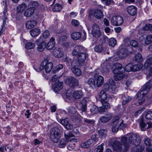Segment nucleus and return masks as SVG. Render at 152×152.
<instances>
[{
  "label": "nucleus",
  "instance_id": "obj_52",
  "mask_svg": "<svg viewBox=\"0 0 152 152\" xmlns=\"http://www.w3.org/2000/svg\"><path fill=\"white\" fill-rule=\"evenodd\" d=\"M144 149V147H140L138 148L136 147L135 148H134L132 149V152H142Z\"/></svg>",
  "mask_w": 152,
  "mask_h": 152
},
{
  "label": "nucleus",
  "instance_id": "obj_59",
  "mask_svg": "<svg viewBox=\"0 0 152 152\" xmlns=\"http://www.w3.org/2000/svg\"><path fill=\"white\" fill-rule=\"evenodd\" d=\"M104 144L102 143L101 145H99L97 148L96 152H103V145Z\"/></svg>",
  "mask_w": 152,
  "mask_h": 152
},
{
  "label": "nucleus",
  "instance_id": "obj_46",
  "mask_svg": "<svg viewBox=\"0 0 152 152\" xmlns=\"http://www.w3.org/2000/svg\"><path fill=\"white\" fill-rule=\"evenodd\" d=\"M83 121L86 124H92L95 122V121L92 119H89L87 118H83Z\"/></svg>",
  "mask_w": 152,
  "mask_h": 152
},
{
  "label": "nucleus",
  "instance_id": "obj_45",
  "mask_svg": "<svg viewBox=\"0 0 152 152\" xmlns=\"http://www.w3.org/2000/svg\"><path fill=\"white\" fill-rule=\"evenodd\" d=\"M88 83L92 87H94L95 86V82L94 79L92 78H89L88 81Z\"/></svg>",
  "mask_w": 152,
  "mask_h": 152
},
{
  "label": "nucleus",
  "instance_id": "obj_57",
  "mask_svg": "<svg viewBox=\"0 0 152 152\" xmlns=\"http://www.w3.org/2000/svg\"><path fill=\"white\" fill-rule=\"evenodd\" d=\"M63 68V66L62 64H59L57 66L53 69L54 72L56 73L59 70L62 69Z\"/></svg>",
  "mask_w": 152,
  "mask_h": 152
},
{
  "label": "nucleus",
  "instance_id": "obj_47",
  "mask_svg": "<svg viewBox=\"0 0 152 152\" xmlns=\"http://www.w3.org/2000/svg\"><path fill=\"white\" fill-rule=\"evenodd\" d=\"M116 43V40L114 38H111L109 40V45L112 47H114Z\"/></svg>",
  "mask_w": 152,
  "mask_h": 152
},
{
  "label": "nucleus",
  "instance_id": "obj_26",
  "mask_svg": "<svg viewBox=\"0 0 152 152\" xmlns=\"http://www.w3.org/2000/svg\"><path fill=\"white\" fill-rule=\"evenodd\" d=\"M99 97L101 99V103L107 102L105 101L107 99V94L104 90H102L101 91L99 94Z\"/></svg>",
  "mask_w": 152,
  "mask_h": 152
},
{
  "label": "nucleus",
  "instance_id": "obj_10",
  "mask_svg": "<svg viewBox=\"0 0 152 152\" xmlns=\"http://www.w3.org/2000/svg\"><path fill=\"white\" fill-rule=\"evenodd\" d=\"M44 39L41 37L36 40L37 44V50L39 52L43 50L45 47V43L44 42Z\"/></svg>",
  "mask_w": 152,
  "mask_h": 152
},
{
  "label": "nucleus",
  "instance_id": "obj_39",
  "mask_svg": "<svg viewBox=\"0 0 152 152\" xmlns=\"http://www.w3.org/2000/svg\"><path fill=\"white\" fill-rule=\"evenodd\" d=\"M71 70L74 74L76 76H79L81 75L82 73L81 71L78 68H71Z\"/></svg>",
  "mask_w": 152,
  "mask_h": 152
},
{
  "label": "nucleus",
  "instance_id": "obj_13",
  "mask_svg": "<svg viewBox=\"0 0 152 152\" xmlns=\"http://www.w3.org/2000/svg\"><path fill=\"white\" fill-rule=\"evenodd\" d=\"M102 106L99 107L97 109L100 113H104L107 112V109L110 108V104L107 102L101 103Z\"/></svg>",
  "mask_w": 152,
  "mask_h": 152
},
{
  "label": "nucleus",
  "instance_id": "obj_11",
  "mask_svg": "<svg viewBox=\"0 0 152 152\" xmlns=\"http://www.w3.org/2000/svg\"><path fill=\"white\" fill-rule=\"evenodd\" d=\"M119 118L118 116H115L114 117L112 123V131L113 132H117L118 130L119 126H118V121Z\"/></svg>",
  "mask_w": 152,
  "mask_h": 152
},
{
  "label": "nucleus",
  "instance_id": "obj_29",
  "mask_svg": "<svg viewBox=\"0 0 152 152\" xmlns=\"http://www.w3.org/2000/svg\"><path fill=\"white\" fill-rule=\"evenodd\" d=\"M71 36L73 39L77 40L81 38V34L79 32H75L72 33Z\"/></svg>",
  "mask_w": 152,
  "mask_h": 152
},
{
  "label": "nucleus",
  "instance_id": "obj_25",
  "mask_svg": "<svg viewBox=\"0 0 152 152\" xmlns=\"http://www.w3.org/2000/svg\"><path fill=\"white\" fill-rule=\"evenodd\" d=\"M113 81L112 80H110L109 81V83H106L104 86V89L106 91L112 90V87H113L114 84Z\"/></svg>",
  "mask_w": 152,
  "mask_h": 152
},
{
  "label": "nucleus",
  "instance_id": "obj_12",
  "mask_svg": "<svg viewBox=\"0 0 152 152\" xmlns=\"http://www.w3.org/2000/svg\"><path fill=\"white\" fill-rule=\"evenodd\" d=\"M67 110L69 115L73 119H77L80 117V115L74 107H70L67 109Z\"/></svg>",
  "mask_w": 152,
  "mask_h": 152
},
{
  "label": "nucleus",
  "instance_id": "obj_55",
  "mask_svg": "<svg viewBox=\"0 0 152 152\" xmlns=\"http://www.w3.org/2000/svg\"><path fill=\"white\" fill-rule=\"evenodd\" d=\"M130 43L132 47V46L134 48L137 47L138 46V43L137 42L134 40H132L130 42Z\"/></svg>",
  "mask_w": 152,
  "mask_h": 152
},
{
  "label": "nucleus",
  "instance_id": "obj_22",
  "mask_svg": "<svg viewBox=\"0 0 152 152\" xmlns=\"http://www.w3.org/2000/svg\"><path fill=\"white\" fill-rule=\"evenodd\" d=\"M124 71H126L127 72H130L132 71H137L138 69H137V66L135 65L133 66L132 63H129L126 65L124 68Z\"/></svg>",
  "mask_w": 152,
  "mask_h": 152
},
{
  "label": "nucleus",
  "instance_id": "obj_64",
  "mask_svg": "<svg viewBox=\"0 0 152 152\" xmlns=\"http://www.w3.org/2000/svg\"><path fill=\"white\" fill-rule=\"evenodd\" d=\"M63 61L65 62L66 64H67L71 62V58L69 57H66L63 58Z\"/></svg>",
  "mask_w": 152,
  "mask_h": 152
},
{
  "label": "nucleus",
  "instance_id": "obj_9",
  "mask_svg": "<svg viewBox=\"0 0 152 152\" xmlns=\"http://www.w3.org/2000/svg\"><path fill=\"white\" fill-rule=\"evenodd\" d=\"M124 22L123 18L120 16H115L112 17L111 22L113 26H120Z\"/></svg>",
  "mask_w": 152,
  "mask_h": 152
},
{
  "label": "nucleus",
  "instance_id": "obj_24",
  "mask_svg": "<svg viewBox=\"0 0 152 152\" xmlns=\"http://www.w3.org/2000/svg\"><path fill=\"white\" fill-rule=\"evenodd\" d=\"M94 16L97 19H100L104 17L103 12L101 10H97L94 12Z\"/></svg>",
  "mask_w": 152,
  "mask_h": 152
},
{
  "label": "nucleus",
  "instance_id": "obj_42",
  "mask_svg": "<svg viewBox=\"0 0 152 152\" xmlns=\"http://www.w3.org/2000/svg\"><path fill=\"white\" fill-rule=\"evenodd\" d=\"M139 125L141 127V129L142 131H144L146 129V124L144 122L143 119L142 118H140L139 120Z\"/></svg>",
  "mask_w": 152,
  "mask_h": 152
},
{
  "label": "nucleus",
  "instance_id": "obj_6",
  "mask_svg": "<svg viewBox=\"0 0 152 152\" xmlns=\"http://www.w3.org/2000/svg\"><path fill=\"white\" fill-rule=\"evenodd\" d=\"M66 96L69 98L72 96L75 99H78L83 98L84 94L83 91L81 89L74 91L72 93L70 90H68L66 92Z\"/></svg>",
  "mask_w": 152,
  "mask_h": 152
},
{
  "label": "nucleus",
  "instance_id": "obj_38",
  "mask_svg": "<svg viewBox=\"0 0 152 152\" xmlns=\"http://www.w3.org/2000/svg\"><path fill=\"white\" fill-rule=\"evenodd\" d=\"M134 59L137 62H140L142 61L143 58L141 54L138 53L134 56Z\"/></svg>",
  "mask_w": 152,
  "mask_h": 152
},
{
  "label": "nucleus",
  "instance_id": "obj_20",
  "mask_svg": "<svg viewBox=\"0 0 152 152\" xmlns=\"http://www.w3.org/2000/svg\"><path fill=\"white\" fill-rule=\"evenodd\" d=\"M128 13L131 15L134 16L137 13V8L135 6L131 5L127 8Z\"/></svg>",
  "mask_w": 152,
  "mask_h": 152
},
{
  "label": "nucleus",
  "instance_id": "obj_2",
  "mask_svg": "<svg viewBox=\"0 0 152 152\" xmlns=\"http://www.w3.org/2000/svg\"><path fill=\"white\" fill-rule=\"evenodd\" d=\"M152 87V79L149 80L143 86L140 91H139L136 94L137 99L139 101L138 103L141 105L144 102L143 98L147 94L150 88Z\"/></svg>",
  "mask_w": 152,
  "mask_h": 152
},
{
  "label": "nucleus",
  "instance_id": "obj_56",
  "mask_svg": "<svg viewBox=\"0 0 152 152\" xmlns=\"http://www.w3.org/2000/svg\"><path fill=\"white\" fill-rule=\"evenodd\" d=\"M145 117L147 119L152 120V112L148 111L146 113Z\"/></svg>",
  "mask_w": 152,
  "mask_h": 152
},
{
  "label": "nucleus",
  "instance_id": "obj_50",
  "mask_svg": "<svg viewBox=\"0 0 152 152\" xmlns=\"http://www.w3.org/2000/svg\"><path fill=\"white\" fill-rule=\"evenodd\" d=\"M25 47L27 49H32L34 47L35 45L34 43L31 42H28L27 43Z\"/></svg>",
  "mask_w": 152,
  "mask_h": 152
},
{
  "label": "nucleus",
  "instance_id": "obj_14",
  "mask_svg": "<svg viewBox=\"0 0 152 152\" xmlns=\"http://www.w3.org/2000/svg\"><path fill=\"white\" fill-rule=\"evenodd\" d=\"M43 65L44 66L46 72L47 73L50 71L53 67V63L49 62L47 59H45L43 61Z\"/></svg>",
  "mask_w": 152,
  "mask_h": 152
},
{
  "label": "nucleus",
  "instance_id": "obj_62",
  "mask_svg": "<svg viewBox=\"0 0 152 152\" xmlns=\"http://www.w3.org/2000/svg\"><path fill=\"white\" fill-rule=\"evenodd\" d=\"M75 48L78 51L79 53H81L80 52L82 51L83 49V47L80 45L76 46Z\"/></svg>",
  "mask_w": 152,
  "mask_h": 152
},
{
  "label": "nucleus",
  "instance_id": "obj_54",
  "mask_svg": "<svg viewBox=\"0 0 152 152\" xmlns=\"http://www.w3.org/2000/svg\"><path fill=\"white\" fill-rule=\"evenodd\" d=\"M50 35V33L48 30H45L44 32H43L42 34L43 37H42L44 39V38H48Z\"/></svg>",
  "mask_w": 152,
  "mask_h": 152
},
{
  "label": "nucleus",
  "instance_id": "obj_43",
  "mask_svg": "<svg viewBox=\"0 0 152 152\" xmlns=\"http://www.w3.org/2000/svg\"><path fill=\"white\" fill-rule=\"evenodd\" d=\"M95 52L97 53H101L104 50V48L102 44L96 46L94 48Z\"/></svg>",
  "mask_w": 152,
  "mask_h": 152
},
{
  "label": "nucleus",
  "instance_id": "obj_35",
  "mask_svg": "<svg viewBox=\"0 0 152 152\" xmlns=\"http://www.w3.org/2000/svg\"><path fill=\"white\" fill-rule=\"evenodd\" d=\"M142 39L144 40V43L145 45H149L152 42V35L148 36L145 39L142 38L141 39Z\"/></svg>",
  "mask_w": 152,
  "mask_h": 152
},
{
  "label": "nucleus",
  "instance_id": "obj_16",
  "mask_svg": "<svg viewBox=\"0 0 152 152\" xmlns=\"http://www.w3.org/2000/svg\"><path fill=\"white\" fill-rule=\"evenodd\" d=\"M113 146L114 150L117 152H120L122 150L124 151V148H122V145L118 141H115L113 142Z\"/></svg>",
  "mask_w": 152,
  "mask_h": 152
},
{
  "label": "nucleus",
  "instance_id": "obj_60",
  "mask_svg": "<svg viewBox=\"0 0 152 152\" xmlns=\"http://www.w3.org/2000/svg\"><path fill=\"white\" fill-rule=\"evenodd\" d=\"M151 26L152 24H147L145 26L143 27V29L144 30H149L150 31V30L151 29Z\"/></svg>",
  "mask_w": 152,
  "mask_h": 152
},
{
  "label": "nucleus",
  "instance_id": "obj_23",
  "mask_svg": "<svg viewBox=\"0 0 152 152\" xmlns=\"http://www.w3.org/2000/svg\"><path fill=\"white\" fill-rule=\"evenodd\" d=\"M37 24V22L36 20H29L25 23L26 28L28 29H30L33 28Z\"/></svg>",
  "mask_w": 152,
  "mask_h": 152
},
{
  "label": "nucleus",
  "instance_id": "obj_32",
  "mask_svg": "<svg viewBox=\"0 0 152 152\" xmlns=\"http://www.w3.org/2000/svg\"><path fill=\"white\" fill-rule=\"evenodd\" d=\"M83 64H81V63L78 60H73L71 64L72 68H77L78 67L83 66Z\"/></svg>",
  "mask_w": 152,
  "mask_h": 152
},
{
  "label": "nucleus",
  "instance_id": "obj_34",
  "mask_svg": "<svg viewBox=\"0 0 152 152\" xmlns=\"http://www.w3.org/2000/svg\"><path fill=\"white\" fill-rule=\"evenodd\" d=\"M87 101L86 99L84 98L80 102V104L82 110V111L85 112L86 111L87 107Z\"/></svg>",
  "mask_w": 152,
  "mask_h": 152
},
{
  "label": "nucleus",
  "instance_id": "obj_21",
  "mask_svg": "<svg viewBox=\"0 0 152 152\" xmlns=\"http://www.w3.org/2000/svg\"><path fill=\"white\" fill-rule=\"evenodd\" d=\"M102 69L101 71L104 74L108 73L109 69H110L111 66L110 64L106 63H104L101 64Z\"/></svg>",
  "mask_w": 152,
  "mask_h": 152
},
{
  "label": "nucleus",
  "instance_id": "obj_18",
  "mask_svg": "<svg viewBox=\"0 0 152 152\" xmlns=\"http://www.w3.org/2000/svg\"><path fill=\"white\" fill-rule=\"evenodd\" d=\"M61 123L66 129H71L73 128V125L71 124L69 119L66 118L61 120Z\"/></svg>",
  "mask_w": 152,
  "mask_h": 152
},
{
  "label": "nucleus",
  "instance_id": "obj_48",
  "mask_svg": "<svg viewBox=\"0 0 152 152\" xmlns=\"http://www.w3.org/2000/svg\"><path fill=\"white\" fill-rule=\"evenodd\" d=\"M44 68V66L43 65V61L40 65L38 66L37 67H34V69L37 72H39Z\"/></svg>",
  "mask_w": 152,
  "mask_h": 152
},
{
  "label": "nucleus",
  "instance_id": "obj_4",
  "mask_svg": "<svg viewBox=\"0 0 152 152\" xmlns=\"http://www.w3.org/2000/svg\"><path fill=\"white\" fill-rule=\"evenodd\" d=\"M134 50L130 45H127L126 47L120 49L118 52L117 55L121 59L126 58L128 55L134 53Z\"/></svg>",
  "mask_w": 152,
  "mask_h": 152
},
{
  "label": "nucleus",
  "instance_id": "obj_63",
  "mask_svg": "<svg viewBox=\"0 0 152 152\" xmlns=\"http://www.w3.org/2000/svg\"><path fill=\"white\" fill-rule=\"evenodd\" d=\"M52 81L53 82H54V83L59 81L58 76L56 75H54L53 76L52 78Z\"/></svg>",
  "mask_w": 152,
  "mask_h": 152
},
{
  "label": "nucleus",
  "instance_id": "obj_27",
  "mask_svg": "<svg viewBox=\"0 0 152 152\" xmlns=\"http://www.w3.org/2000/svg\"><path fill=\"white\" fill-rule=\"evenodd\" d=\"M55 39L53 37H52L50 40L49 42L47 43L46 46L47 49L50 50L51 49L55 46Z\"/></svg>",
  "mask_w": 152,
  "mask_h": 152
},
{
  "label": "nucleus",
  "instance_id": "obj_58",
  "mask_svg": "<svg viewBox=\"0 0 152 152\" xmlns=\"http://www.w3.org/2000/svg\"><path fill=\"white\" fill-rule=\"evenodd\" d=\"M119 128L121 129H124L125 128L127 127V125L124 123V121L122 120L121 122L120 123L119 125Z\"/></svg>",
  "mask_w": 152,
  "mask_h": 152
},
{
  "label": "nucleus",
  "instance_id": "obj_44",
  "mask_svg": "<svg viewBox=\"0 0 152 152\" xmlns=\"http://www.w3.org/2000/svg\"><path fill=\"white\" fill-rule=\"evenodd\" d=\"M66 145V141L64 139H61L60 141L59 146L61 148H63L65 147Z\"/></svg>",
  "mask_w": 152,
  "mask_h": 152
},
{
  "label": "nucleus",
  "instance_id": "obj_33",
  "mask_svg": "<svg viewBox=\"0 0 152 152\" xmlns=\"http://www.w3.org/2000/svg\"><path fill=\"white\" fill-rule=\"evenodd\" d=\"M53 54L54 56L58 58L61 57L63 56V53L60 48L55 50L53 52Z\"/></svg>",
  "mask_w": 152,
  "mask_h": 152
},
{
  "label": "nucleus",
  "instance_id": "obj_17",
  "mask_svg": "<svg viewBox=\"0 0 152 152\" xmlns=\"http://www.w3.org/2000/svg\"><path fill=\"white\" fill-rule=\"evenodd\" d=\"M112 114L108 113L106 114L105 116L101 117L99 119V122L100 123H106L109 121L112 117Z\"/></svg>",
  "mask_w": 152,
  "mask_h": 152
},
{
  "label": "nucleus",
  "instance_id": "obj_40",
  "mask_svg": "<svg viewBox=\"0 0 152 152\" xmlns=\"http://www.w3.org/2000/svg\"><path fill=\"white\" fill-rule=\"evenodd\" d=\"M62 7L59 3L56 4L53 8V11L55 12H59L61 10Z\"/></svg>",
  "mask_w": 152,
  "mask_h": 152
},
{
  "label": "nucleus",
  "instance_id": "obj_37",
  "mask_svg": "<svg viewBox=\"0 0 152 152\" xmlns=\"http://www.w3.org/2000/svg\"><path fill=\"white\" fill-rule=\"evenodd\" d=\"M104 78L101 76H99L96 78V85L98 87H100L103 83Z\"/></svg>",
  "mask_w": 152,
  "mask_h": 152
},
{
  "label": "nucleus",
  "instance_id": "obj_30",
  "mask_svg": "<svg viewBox=\"0 0 152 152\" xmlns=\"http://www.w3.org/2000/svg\"><path fill=\"white\" fill-rule=\"evenodd\" d=\"M121 98L123 100V105H125L132 99V97L129 96L127 95H122Z\"/></svg>",
  "mask_w": 152,
  "mask_h": 152
},
{
  "label": "nucleus",
  "instance_id": "obj_49",
  "mask_svg": "<svg viewBox=\"0 0 152 152\" xmlns=\"http://www.w3.org/2000/svg\"><path fill=\"white\" fill-rule=\"evenodd\" d=\"M98 132L100 136L105 137L106 135L107 130L104 129H101Z\"/></svg>",
  "mask_w": 152,
  "mask_h": 152
},
{
  "label": "nucleus",
  "instance_id": "obj_8",
  "mask_svg": "<svg viewBox=\"0 0 152 152\" xmlns=\"http://www.w3.org/2000/svg\"><path fill=\"white\" fill-rule=\"evenodd\" d=\"M100 26L97 24H94L92 27V34L93 37L96 38L99 37L102 34Z\"/></svg>",
  "mask_w": 152,
  "mask_h": 152
},
{
  "label": "nucleus",
  "instance_id": "obj_51",
  "mask_svg": "<svg viewBox=\"0 0 152 152\" xmlns=\"http://www.w3.org/2000/svg\"><path fill=\"white\" fill-rule=\"evenodd\" d=\"M64 134L66 139H68L69 138L71 137H75V135L73 133V132H69L66 133V132H65Z\"/></svg>",
  "mask_w": 152,
  "mask_h": 152
},
{
  "label": "nucleus",
  "instance_id": "obj_53",
  "mask_svg": "<svg viewBox=\"0 0 152 152\" xmlns=\"http://www.w3.org/2000/svg\"><path fill=\"white\" fill-rule=\"evenodd\" d=\"M75 147V142H73L72 141L70 142L69 144L68 145V149L69 150L71 149H73Z\"/></svg>",
  "mask_w": 152,
  "mask_h": 152
},
{
  "label": "nucleus",
  "instance_id": "obj_36",
  "mask_svg": "<svg viewBox=\"0 0 152 152\" xmlns=\"http://www.w3.org/2000/svg\"><path fill=\"white\" fill-rule=\"evenodd\" d=\"M26 5L24 3H23L22 4L19 5L17 9V11L18 12L21 13L26 9Z\"/></svg>",
  "mask_w": 152,
  "mask_h": 152
},
{
  "label": "nucleus",
  "instance_id": "obj_31",
  "mask_svg": "<svg viewBox=\"0 0 152 152\" xmlns=\"http://www.w3.org/2000/svg\"><path fill=\"white\" fill-rule=\"evenodd\" d=\"M31 35L32 37H35L38 35L40 33V30L36 28L31 30L30 31Z\"/></svg>",
  "mask_w": 152,
  "mask_h": 152
},
{
  "label": "nucleus",
  "instance_id": "obj_5",
  "mask_svg": "<svg viewBox=\"0 0 152 152\" xmlns=\"http://www.w3.org/2000/svg\"><path fill=\"white\" fill-rule=\"evenodd\" d=\"M60 126H59L58 127H54L50 131V137L51 140L54 142H58L61 137V131L58 128Z\"/></svg>",
  "mask_w": 152,
  "mask_h": 152
},
{
  "label": "nucleus",
  "instance_id": "obj_7",
  "mask_svg": "<svg viewBox=\"0 0 152 152\" xmlns=\"http://www.w3.org/2000/svg\"><path fill=\"white\" fill-rule=\"evenodd\" d=\"M65 83L70 87L74 88L79 85L78 80L74 77L69 76L65 80Z\"/></svg>",
  "mask_w": 152,
  "mask_h": 152
},
{
  "label": "nucleus",
  "instance_id": "obj_1",
  "mask_svg": "<svg viewBox=\"0 0 152 152\" xmlns=\"http://www.w3.org/2000/svg\"><path fill=\"white\" fill-rule=\"evenodd\" d=\"M141 141L140 137L139 135L133 134H130L121 137V142L124 146V151H126L128 149L129 143L138 146Z\"/></svg>",
  "mask_w": 152,
  "mask_h": 152
},
{
  "label": "nucleus",
  "instance_id": "obj_28",
  "mask_svg": "<svg viewBox=\"0 0 152 152\" xmlns=\"http://www.w3.org/2000/svg\"><path fill=\"white\" fill-rule=\"evenodd\" d=\"M34 12V9L29 7L25 10L24 12V15L26 17H29L31 16Z\"/></svg>",
  "mask_w": 152,
  "mask_h": 152
},
{
  "label": "nucleus",
  "instance_id": "obj_3",
  "mask_svg": "<svg viewBox=\"0 0 152 152\" xmlns=\"http://www.w3.org/2000/svg\"><path fill=\"white\" fill-rule=\"evenodd\" d=\"M115 68L113 70V72L114 74V77L116 81L121 80L124 77L123 73L124 72V67L122 65L118 63L115 64Z\"/></svg>",
  "mask_w": 152,
  "mask_h": 152
},
{
  "label": "nucleus",
  "instance_id": "obj_41",
  "mask_svg": "<svg viewBox=\"0 0 152 152\" xmlns=\"http://www.w3.org/2000/svg\"><path fill=\"white\" fill-rule=\"evenodd\" d=\"M28 6L30 8H34V10L39 6V4L37 1H32L29 3Z\"/></svg>",
  "mask_w": 152,
  "mask_h": 152
},
{
  "label": "nucleus",
  "instance_id": "obj_61",
  "mask_svg": "<svg viewBox=\"0 0 152 152\" xmlns=\"http://www.w3.org/2000/svg\"><path fill=\"white\" fill-rule=\"evenodd\" d=\"M144 142L145 145L147 146L151 144V140L148 137H147L144 139Z\"/></svg>",
  "mask_w": 152,
  "mask_h": 152
},
{
  "label": "nucleus",
  "instance_id": "obj_19",
  "mask_svg": "<svg viewBox=\"0 0 152 152\" xmlns=\"http://www.w3.org/2000/svg\"><path fill=\"white\" fill-rule=\"evenodd\" d=\"M88 56V55L86 53H80L77 56V60L84 65L85 61Z\"/></svg>",
  "mask_w": 152,
  "mask_h": 152
},
{
  "label": "nucleus",
  "instance_id": "obj_15",
  "mask_svg": "<svg viewBox=\"0 0 152 152\" xmlns=\"http://www.w3.org/2000/svg\"><path fill=\"white\" fill-rule=\"evenodd\" d=\"M63 83L60 81H58L55 83H53L52 88L53 91L57 93L60 91L63 88Z\"/></svg>",
  "mask_w": 152,
  "mask_h": 152
}]
</instances>
